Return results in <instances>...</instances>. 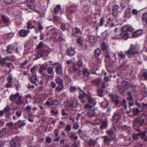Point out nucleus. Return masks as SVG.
<instances>
[{"label": "nucleus", "instance_id": "nucleus-1", "mask_svg": "<svg viewBox=\"0 0 147 147\" xmlns=\"http://www.w3.org/2000/svg\"><path fill=\"white\" fill-rule=\"evenodd\" d=\"M144 119L141 118H138L136 119L134 121V128L136 129L138 131H139L140 129L136 127L137 124H138L140 126L142 125L144 123Z\"/></svg>", "mask_w": 147, "mask_h": 147}, {"label": "nucleus", "instance_id": "nucleus-2", "mask_svg": "<svg viewBox=\"0 0 147 147\" xmlns=\"http://www.w3.org/2000/svg\"><path fill=\"white\" fill-rule=\"evenodd\" d=\"M20 144V141L17 138H13L11 142V147H18Z\"/></svg>", "mask_w": 147, "mask_h": 147}, {"label": "nucleus", "instance_id": "nucleus-3", "mask_svg": "<svg viewBox=\"0 0 147 147\" xmlns=\"http://www.w3.org/2000/svg\"><path fill=\"white\" fill-rule=\"evenodd\" d=\"M129 86V83L126 81H123L122 83V86L123 88H119V89L121 94L124 93V91L126 90Z\"/></svg>", "mask_w": 147, "mask_h": 147}, {"label": "nucleus", "instance_id": "nucleus-4", "mask_svg": "<svg viewBox=\"0 0 147 147\" xmlns=\"http://www.w3.org/2000/svg\"><path fill=\"white\" fill-rule=\"evenodd\" d=\"M121 116V113L119 111H116L114 113L113 117V121L115 123H117L120 119Z\"/></svg>", "mask_w": 147, "mask_h": 147}, {"label": "nucleus", "instance_id": "nucleus-5", "mask_svg": "<svg viewBox=\"0 0 147 147\" xmlns=\"http://www.w3.org/2000/svg\"><path fill=\"white\" fill-rule=\"evenodd\" d=\"M134 29L131 26L129 25H125L124 26L121 28V31L122 32H125L128 31L130 32H132Z\"/></svg>", "mask_w": 147, "mask_h": 147}, {"label": "nucleus", "instance_id": "nucleus-6", "mask_svg": "<svg viewBox=\"0 0 147 147\" xmlns=\"http://www.w3.org/2000/svg\"><path fill=\"white\" fill-rule=\"evenodd\" d=\"M109 96L116 105H117L119 104V101L118 100V96L116 94H109Z\"/></svg>", "mask_w": 147, "mask_h": 147}, {"label": "nucleus", "instance_id": "nucleus-7", "mask_svg": "<svg viewBox=\"0 0 147 147\" xmlns=\"http://www.w3.org/2000/svg\"><path fill=\"white\" fill-rule=\"evenodd\" d=\"M137 53L135 48L131 46L127 51V54L128 55V57H130L131 55H134Z\"/></svg>", "mask_w": 147, "mask_h": 147}, {"label": "nucleus", "instance_id": "nucleus-8", "mask_svg": "<svg viewBox=\"0 0 147 147\" xmlns=\"http://www.w3.org/2000/svg\"><path fill=\"white\" fill-rule=\"evenodd\" d=\"M34 0H27V5L28 7L30 9L33 10L34 8Z\"/></svg>", "mask_w": 147, "mask_h": 147}, {"label": "nucleus", "instance_id": "nucleus-9", "mask_svg": "<svg viewBox=\"0 0 147 147\" xmlns=\"http://www.w3.org/2000/svg\"><path fill=\"white\" fill-rule=\"evenodd\" d=\"M60 6L59 5H57L54 9V15L53 16V19L54 20L56 21L57 20L58 18L55 14H56L58 11H59L60 9Z\"/></svg>", "mask_w": 147, "mask_h": 147}, {"label": "nucleus", "instance_id": "nucleus-10", "mask_svg": "<svg viewBox=\"0 0 147 147\" xmlns=\"http://www.w3.org/2000/svg\"><path fill=\"white\" fill-rule=\"evenodd\" d=\"M29 32V30H25L22 29L19 31V33L20 36L24 37L26 36Z\"/></svg>", "mask_w": 147, "mask_h": 147}, {"label": "nucleus", "instance_id": "nucleus-11", "mask_svg": "<svg viewBox=\"0 0 147 147\" xmlns=\"http://www.w3.org/2000/svg\"><path fill=\"white\" fill-rule=\"evenodd\" d=\"M119 7L117 5H115L113 9V14L114 16L116 17L117 16L118 13Z\"/></svg>", "mask_w": 147, "mask_h": 147}, {"label": "nucleus", "instance_id": "nucleus-12", "mask_svg": "<svg viewBox=\"0 0 147 147\" xmlns=\"http://www.w3.org/2000/svg\"><path fill=\"white\" fill-rule=\"evenodd\" d=\"M75 51L74 48L70 47L68 48L67 51V55H73L75 53Z\"/></svg>", "mask_w": 147, "mask_h": 147}, {"label": "nucleus", "instance_id": "nucleus-13", "mask_svg": "<svg viewBox=\"0 0 147 147\" xmlns=\"http://www.w3.org/2000/svg\"><path fill=\"white\" fill-rule=\"evenodd\" d=\"M47 67V66H45L43 65H40L39 68V72L42 74L43 76H44L45 74L43 72L45 71L46 70Z\"/></svg>", "mask_w": 147, "mask_h": 147}, {"label": "nucleus", "instance_id": "nucleus-14", "mask_svg": "<svg viewBox=\"0 0 147 147\" xmlns=\"http://www.w3.org/2000/svg\"><path fill=\"white\" fill-rule=\"evenodd\" d=\"M82 72L84 76H85L87 79L89 78L90 73L88 71L87 68H84L82 70Z\"/></svg>", "mask_w": 147, "mask_h": 147}, {"label": "nucleus", "instance_id": "nucleus-15", "mask_svg": "<svg viewBox=\"0 0 147 147\" xmlns=\"http://www.w3.org/2000/svg\"><path fill=\"white\" fill-rule=\"evenodd\" d=\"M102 49L105 53L106 54L108 52V46L105 42L102 43Z\"/></svg>", "mask_w": 147, "mask_h": 147}, {"label": "nucleus", "instance_id": "nucleus-16", "mask_svg": "<svg viewBox=\"0 0 147 147\" xmlns=\"http://www.w3.org/2000/svg\"><path fill=\"white\" fill-rule=\"evenodd\" d=\"M143 31L141 30H139L136 31L132 33V36L134 37H136L139 36L142 34Z\"/></svg>", "mask_w": 147, "mask_h": 147}, {"label": "nucleus", "instance_id": "nucleus-17", "mask_svg": "<svg viewBox=\"0 0 147 147\" xmlns=\"http://www.w3.org/2000/svg\"><path fill=\"white\" fill-rule=\"evenodd\" d=\"M89 41L92 45H94L96 41V37L94 36H91L89 37Z\"/></svg>", "mask_w": 147, "mask_h": 147}, {"label": "nucleus", "instance_id": "nucleus-18", "mask_svg": "<svg viewBox=\"0 0 147 147\" xmlns=\"http://www.w3.org/2000/svg\"><path fill=\"white\" fill-rule=\"evenodd\" d=\"M26 125V123L24 122L23 121L21 120H19L17 122L15 123V125H18V127H22Z\"/></svg>", "mask_w": 147, "mask_h": 147}, {"label": "nucleus", "instance_id": "nucleus-19", "mask_svg": "<svg viewBox=\"0 0 147 147\" xmlns=\"http://www.w3.org/2000/svg\"><path fill=\"white\" fill-rule=\"evenodd\" d=\"M95 114V111L94 109L89 110L87 113L86 115L89 117L92 116Z\"/></svg>", "mask_w": 147, "mask_h": 147}, {"label": "nucleus", "instance_id": "nucleus-20", "mask_svg": "<svg viewBox=\"0 0 147 147\" xmlns=\"http://www.w3.org/2000/svg\"><path fill=\"white\" fill-rule=\"evenodd\" d=\"M100 79H95L93 80L92 81V83L94 85L98 86L100 83Z\"/></svg>", "mask_w": 147, "mask_h": 147}, {"label": "nucleus", "instance_id": "nucleus-21", "mask_svg": "<svg viewBox=\"0 0 147 147\" xmlns=\"http://www.w3.org/2000/svg\"><path fill=\"white\" fill-rule=\"evenodd\" d=\"M19 95L18 93H16L15 95L12 94L10 96V99L11 101H14L16 100Z\"/></svg>", "mask_w": 147, "mask_h": 147}, {"label": "nucleus", "instance_id": "nucleus-22", "mask_svg": "<svg viewBox=\"0 0 147 147\" xmlns=\"http://www.w3.org/2000/svg\"><path fill=\"white\" fill-rule=\"evenodd\" d=\"M127 99L129 101H132L134 99L130 92H129L127 94Z\"/></svg>", "mask_w": 147, "mask_h": 147}, {"label": "nucleus", "instance_id": "nucleus-23", "mask_svg": "<svg viewBox=\"0 0 147 147\" xmlns=\"http://www.w3.org/2000/svg\"><path fill=\"white\" fill-rule=\"evenodd\" d=\"M97 142L96 140L90 139L88 141L89 144L92 146H94L96 144Z\"/></svg>", "mask_w": 147, "mask_h": 147}, {"label": "nucleus", "instance_id": "nucleus-24", "mask_svg": "<svg viewBox=\"0 0 147 147\" xmlns=\"http://www.w3.org/2000/svg\"><path fill=\"white\" fill-rule=\"evenodd\" d=\"M56 71L59 74H60L62 73V69L60 65H59L56 67Z\"/></svg>", "mask_w": 147, "mask_h": 147}, {"label": "nucleus", "instance_id": "nucleus-25", "mask_svg": "<svg viewBox=\"0 0 147 147\" xmlns=\"http://www.w3.org/2000/svg\"><path fill=\"white\" fill-rule=\"evenodd\" d=\"M78 105V103L76 100H72V102L69 105L71 107H76Z\"/></svg>", "mask_w": 147, "mask_h": 147}, {"label": "nucleus", "instance_id": "nucleus-26", "mask_svg": "<svg viewBox=\"0 0 147 147\" xmlns=\"http://www.w3.org/2000/svg\"><path fill=\"white\" fill-rule=\"evenodd\" d=\"M101 53L100 49H97L95 51L94 55L96 57H98L101 54Z\"/></svg>", "mask_w": 147, "mask_h": 147}, {"label": "nucleus", "instance_id": "nucleus-27", "mask_svg": "<svg viewBox=\"0 0 147 147\" xmlns=\"http://www.w3.org/2000/svg\"><path fill=\"white\" fill-rule=\"evenodd\" d=\"M142 19L145 22L147 23V13H144L142 14Z\"/></svg>", "mask_w": 147, "mask_h": 147}, {"label": "nucleus", "instance_id": "nucleus-28", "mask_svg": "<svg viewBox=\"0 0 147 147\" xmlns=\"http://www.w3.org/2000/svg\"><path fill=\"white\" fill-rule=\"evenodd\" d=\"M130 17V9L129 8L126 10L125 12V17L129 18Z\"/></svg>", "mask_w": 147, "mask_h": 147}, {"label": "nucleus", "instance_id": "nucleus-29", "mask_svg": "<svg viewBox=\"0 0 147 147\" xmlns=\"http://www.w3.org/2000/svg\"><path fill=\"white\" fill-rule=\"evenodd\" d=\"M13 50V47L12 45H9L7 47V51L9 53H11Z\"/></svg>", "mask_w": 147, "mask_h": 147}, {"label": "nucleus", "instance_id": "nucleus-30", "mask_svg": "<svg viewBox=\"0 0 147 147\" xmlns=\"http://www.w3.org/2000/svg\"><path fill=\"white\" fill-rule=\"evenodd\" d=\"M37 80V79L35 75H32L30 78L31 82L32 83H35Z\"/></svg>", "mask_w": 147, "mask_h": 147}, {"label": "nucleus", "instance_id": "nucleus-31", "mask_svg": "<svg viewBox=\"0 0 147 147\" xmlns=\"http://www.w3.org/2000/svg\"><path fill=\"white\" fill-rule=\"evenodd\" d=\"M64 86L63 84L59 85L57 86L55 90L57 92H59L62 90L63 89Z\"/></svg>", "mask_w": 147, "mask_h": 147}, {"label": "nucleus", "instance_id": "nucleus-32", "mask_svg": "<svg viewBox=\"0 0 147 147\" xmlns=\"http://www.w3.org/2000/svg\"><path fill=\"white\" fill-rule=\"evenodd\" d=\"M2 19L3 22L5 23H8L9 21V19L4 16H2Z\"/></svg>", "mask_w": 147, "mask_h": 147}, {"label": "nucleus", "instance_id": "nucleus-33", "mask_svg": "<svg viewBox=\"0 0 147 147\" xmlns=\"http://www.w3.org/2000/svg\"><path fill=\"white\" fill-rule=\"evenodd\" d=\"M12 109L11 108L10 106H7L4 109V111L5 113H7L9 112L11 110H12Z\"/></svg>", "mask_w": 147, "mask_h": 147}, {"label": "nucleus", "instance_id": "nucleus-34", "mask_svg": "<svg viewBox=\"0 0 147 147\" xmlns=\"http://www.w3.org/2000/svg\"><path fill=\"white\" fill-rule=\"evenodd\" d=\"M70 138L71 139H73L74 140H76L78 139V137L76 136L75 134L71 133L70 136Z\"/></svg>", "mask_w": 147, "mask_h": 147}, {"label": "nucleus", "instance_id": "nucleus-35", "mask_svg": "<svg viewBox=\"0 0 147 147\" xmlns=\"http://www.w3.org/2000/svg\"><path fill=\"white\" fill-rule=\"evenodd\" d=\"M6 134L5 129V128H3L0 130V137H1Z\"/></svg>", "mask_w": 147, "mask_h": 147}, {"label": "nucleus", "instance_id": "nucleus-36", "mask_svg": "<svg viewBox=\"0 0 147 147\" xmlns=\"http://www.w3.org/2000/svg\"><path fill=\"white\" fill-rule=\"evenodd\" d=\"M109 104V103L107 102L106 100L105 99V102L101 103V105L102 107L105 108Z\"/></svg>", "mask_w": 147, "mask_h": 147}, {"label": "nucleus", "instance_id": "nucleus-37", "mask_svg": "<svg viewBox=\"0 0 147 147\" xmlns=\"http://www.w3.org/2000/svg\"><path fill=\"white\" fill-rule=\"evenodd\" d=\"M104 92L101 89H99L98 91V95L100 97H102L104 95Z\"/></svg>", "mask_w": 147, "mask_h": 147}, {"label": "nucleus", "instance_id": "nucleus-38", "mask_svg": "<svg viewBox=\"0 0 147 147\" xmlns=\"http://www.w3.org/2000/svg\"><path fill=\"white\" fill-rule=\"evenodd\" d=\"M107 132L110 137L113 136L114 134V132L112 130H107Z\"/></svg>", "mask_w": 147, "mask_h": 147}, {"label": "nucleus", "instance_id": "nucleus-39", "mask_svg": "<svg viewBox=\"0 0 147 147\" xmlns=\"http://www.w3.org/2000/svg\"><path fill=\"white\" fill-rule=\"evenodd\" d=\"M55 81L56 83L58 84H63V81L62 79L59 78H56L55 80Z\"/></svg>", "mask_w": 147, "mask_h": 147}, {"label": "nucleus", "instance_id": "nucleus-40", "mask_svg": "<svg viewBox=\"0 0 147 147\" xmlns=\"http://www.w3.org/2000/svg\"><path fill=\"white\" fill-rule=\"evenodd\" d=\"M46 52V51H43V53H42L41 54H40V53H38L35 56V59H38V58H40V57H41L42 56H43L44 55V53Z\"/></svg>", "mask_w": 147, "mask_h": 147}, {"label": "nucleus", "instance_id": "nucleus-41", "mask_svg": "<svg viewBox=\"0 0 147 147\" xmlns=\"http://www.w3.org/2000/svg\"><path fill=\"white\" fill-rule=\"evenodd\" d=\"M93 108L92 106L89 105V104H87L84 106V108L86 110L89 109H92Z\"/></svg>", "mask_w": 147, "mask_h": 147}, {"label": "nucleus", "instance_id": "nucleus-42", "mask_svg": "<svg viewBox=\"0 0 147 147\" xmlns=\"http://www.w3.org/2000/svg\"><path fill=\"white\" fill-rule=\"evenodd\" d=\"M102 138L104 139V142L105 143H108L110 141V139L107 136H104Z\"/></svg>", "mask_w": 147, "mask_h": 147}, {"label": "nucleus", "instance_id": "nucleus-43", "mask_svg": "<svg viewBox=\"0 0 147 147\" xmlns=\"http://www.w3.org/2000/svg\"><path fill=\"white\" fill-rule=\"evenodd\" d=\"M7 63L4 59L2 58L0 59V63L2 66L4 65H6Z\"/></svg>", "mask_w": 147, "mask_h": 147}, {"label": "nucleus", "instance_id": "nucleus-44", "mask_svg": "<svg viewBox=\"0 0 147 147\" xmlns=\"http://www.w3.org/2000/svg\"><path fill=\"white\" fill-rule=\"evenodd\" d=\"M133 112L135 114L139 113L142 111V110H140L138 108H134L133 110Z\"/></svg>", "mask_w": 147, "mask_h": 147}, {"label": "nucleus", "instance_id": "nucleus-45", "mask_svg": "<svg viewBox=\"0 0 147 147\" xmlns=\"http://www.w3.org/2000/svg\"><path fill=\"white\" fill-rule=\"evenodd\" d=\"M46 104L48 105L51 106L53 105L52 100H51V98H49L48 99V101L46 102Z\"/></svg>", "mask_w": 147, "mask_h": 147}, {"label": "nucleus", "instance_id": "nucleus-46", "mask_svg": "<svg viewBox=\"0 0 147 147\" xmlns=\"http://www.w3.org/2000/svg\"><path fill=\"white\" fill-rule=\"evenodd\" d=\"M83 39L82 38L79 37L78 39L77 40V43L80 45L82 46V42Z\"/></svg>", "mask_w": 147, "mask_h": 147}, {"label": "nucleus", "instance_id": "nucleus-47", "mask_svg": "<svg viewBox=\"0 0 147 147\" xmlns=\"http://www.w3.org/2000/svg\"><path fill=\"white\" fill-rule=\"evenodd\" d=\"M138 134L142 139H143L144 138L146 135V131H144L142 133L139 132Z\"/></svg>", "mask_w": 147, "mask_h": 147}, {"label": "nucleus", "instance_id": "nucleus-48", "mask_svg": "<svg viewBox=\"0 0 147 147\" xmlns=\"http://www.w3.org/2000/svg\"><path fill=\"white\" fill-rule=\"evenodd\" d=\"M18 97V100H17L16 102L18 105H20L21 104L22 102V96H20L19 95V96Z\"/></svg>", "mask_w": 147, "mask_h": 147}, {"label": "nucleus", "instance_id": "nucleus-49", "mask_svg": "<svg viewBox=\"0 0 147 147\" xmlns=\"http://www.w3.org/2000/svg\"><path fill=\"white\" fill-rule=\"evenodd\" d=\"M71 129V125H67L65 129V131L67 132L70 131Z\"/></svg>", "mask_w": 147, "mask_h": 147}, {"label": "nucleus", "instance_id": "nucleus-50", "mask_svg": "<svg viewBox=\"0 0 147 147\" xmlns=\"http://www.w3.org/2000/svg\"><path fill=\"white\" fill-rule=\"evenodd\" d=\"M107 126V123L106 121H103L100 126L101 128L105 127Z\"/></svg>", "mask_w": 147, "mask_h": 147}, {"label": "nucleus", "instance_id": "nucleus-51", "mask_svg": "<svg viewBox=\"0 0 147 147\" xmlns=\"http://www.w3.org/2000/svg\"><path fill=\"white\" fill-rule=\"evenodd\" d=\"M61 29L64 31L65 30L68 29V27L65 24H63L61 25Z\"/></svg>", "mask_w": 147, "mask_h": 147}, {"label": "nucleus", "instance_id": "nucleus-52", "mask_svg": "<svg viewBox=\"0 0 147 147\" xmlns=\"http://www.w3.org/2000/svg\"><path fill=\"white\" fill-rule=\"evenodd\" d=\"M121 35V34H117L116 36H113L111 38L113 39H119L120 38V36Z\"/></svg>", "mask_w": 147, "mask_h": 147}, {"label": "nucleus", "instance_id": "nucleus-53", "mask_svg": "<svg viewBox=\"0 0 147 147\" xmlns=\"http://www.w3.org/2000/svg\"><path fill=\"white\" fill-rule=\"evenodd\" d=\"M118 55L119 57L121 58H125V55L121 52H119L118 53Z\"/></svg>", "mask_w": 147, "mask_h": 147}, {"label": "nucleus", "instance_id": "nucleus-54", "mask_svg": "<svg viewBox=\"0 0 147 147\" xmlns=\"http://www.w3.org/2000/svg\"><path fill=\"white\" fill-rule=\"evenodd\" d=\"M47 71L48 74H51L53 71V69L51 67H49L47 69Z\"/></svg>", "mask_w": 147, "mask_h": 147}, {"label": "nucleus", "instance_id": "nucleus-55", "mask_svg": "<svg viewBox=\"0 0 147 147\" xmlns=\"http://www.w3.org/2000/svg\"><path fill=\"white\" fill-rule=\"evenodd\" d=\"M7 81L8 82L12 83L13 77H12L11 75H10L9 76L7 77Z\"/></svg>", "mask_w": 147, "mask_h": 147}, {"label": "nucleus", "instance_id": "nucleus-56", "mask_svg": "<svg viewBox=\"0 0 147 147\" xmlns=\"http://www.w3.org/2000/svg\"><path fill=\"white\" fill-rule=\"evenodd\" d=\"M45 142L46 143H50L52 142L51 139V138L47 137L46 138Z\"/></svg>", "mask_w": 147, "mask_h": 147}, {"label": "nucleus", "instance_id": "nucleus-57", "mask_svg": "<svg viewBox=\"0 0 147 147\" xmlns=\"http://www.w3.org/2000/svg\"><path fill=\"white\" fill-rule=\"evenodd\" d=\"M78 71L80 73L81 72V71L80 70H78V69L76 67L75 65H74L73 66V71L74 72H76Z\"/></svg>", "mask_w": 147, "mask_h": 147}, {"label": "nucleus", "instance_id": "nucleus-58", "mask_svg": "<svg viewBox=\"0 0 147 147\" xmlns=\"http://www.w3.org/2000/svg\"><path fill=\"white\" fill-rule=\"evenodd\" d=\"M139 134H134L133 135V138L134 140H137L138 138Z\"/></svg>", "mask_w": 147, "mask_h": 147}, {"label": "nucleus", "instance_id": "nucleus-59", "mask_svg": "<svg viewBox=\"0 0 147 147\" xmlns=\"http://www.w3.org/2000/svg\"><path fill=\"white\" fill-rule=\"evenodd\" d=\"M22 114V111H21L19 110L17 111L16 113V115L18 117L21 116Z\"/></svg>", "mask_w": 147, "mask_h": 147}, {"label": "nucleus", "instance_id": "nucleus-60", "mask_svg": "<svg viewBox=\"0 0 147 147\" xmlns=\"http://www.w3.org/2000/svg\"><path fill=\"white\" fill-rule=\"evenodd\" d=\"M73 127L75 129H77L79 128V126L78 123H75L74 124Z\"/></svg>", "mask_w": 147, "mask_h": 147}, {"label": "nucleus", "instance_id": "nucleus-61", "mask_svg": "<svg viewBox=\"0 0 147 147\" xmlns=\"http://www.w3.org/2000/svg\"><path fill=\"white\" fill-rule=\"evenodd\" d=\"M12 83L8 82L6 84V86L7 88H10L12 87Z\"/></svg>", "mask_w": 147, "mask_h": 147}, {"label": "nucleus", "instance_id": "nucleus-62", "mask_svg": "<svg viewBox=\"0 0 147 147\" xmlns=\"http://www.w3.org/2000/svg\"><path fill=\"white\" fill-rule=\"evenodd\" d=\"M53 105H58L59 103V101L58 100H52Z\"/></svg>", "mask_w": 147, "mask_h": 147}, {"label": "nucleus", "instance_id": "nucleus-63", "mask_svg": "<svg viewBox=\"0 0 147 147\" xmlns=\"http://www.w3.org/2000/svg\"><path fill=\"white\" fill-rule=\"evenodd\" d=\"M87 96L89 103H92L93 102V100L90 97L88 96Z\"/></svg>", "mask_w": 147, "mask_h": 147}, {"label": "nucleus", "instance_id": "nucleus-64", "mask_svg": "<svg viewBox=\"0 0 147 147\" xmlns=\"http://www.w3.org/2000/svg\"><path fill=\"white\" fill-rule=\"evenodd\" d=\"M129 38V36L127 34H125L123 35V38L125 40H127Z\"/></svg>", "mask_w": 147, "mask_h": 147}]
</instances>
